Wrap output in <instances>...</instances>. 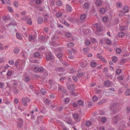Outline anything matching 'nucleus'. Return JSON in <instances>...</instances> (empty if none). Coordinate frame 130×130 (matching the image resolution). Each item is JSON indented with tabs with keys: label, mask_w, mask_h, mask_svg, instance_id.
<instances>
[{
	"label": "nucleus",
	"mask_w": 130,
	"mask_h": 130,
	"mask_svg": "<svg viewBox=\"0 0 130 130\" xmlns=\"http://www.w3.org/2000/svg\"><path fill=\"white\" fill-rule=\"evenodd\" d=\"M84 5L85 9H87L89 7V4L88 2H86L84 4Z\"/></svg>",
	"instance_id": "nucleus-21"
},
{
	"label": "nucleus",
	"mask_w": 130,
	"mask_h": 130,
	"mask_svg": "<svg viewBox=\"0 0 130 130\" xmlns=\"http://www.w3.org/2000/svg\"><path fill=\"white\" fill-rule=\"evenodd\" d=\"M37 21L38 23L39 24H42L43 22V19L41 17H39L37 19Z\"/></svg>",
	"instance_id": "nucleus-12"
},
{
	"label": "nucleus",
	"mask_w": 130,
	"mask_h": 130,
	"mask_svg": "<svg viewBox=\"0 0 130 130\" xmlns=\"http://www.w3.org/2000/svg\"><path fill=\"white\" fill-rule=\"evenodd\" d=\"M21 101L23 105L24 106H26L27 105V104L26 101V99L25 98H23L21 100Z\"/></svg>",
	"instance_id": "nucleus-15"
},
{
	"label": "nucleus",
	"mask_w": 130,
	"mask_h": 130,
	"mask_svg": "<svg viewBox=\"0 0 130 130\" xmlns=\"http://www.w3.org/2000/svg\"><path fill=\"white\" fill-rule=\"evenodd\" d=\"M94 27L96 28V30L98 31L101 32L102 31V25L100 24L96 23L94 25Z\"/></svg>",
	"instance_id": "nucleus-4"
},
{
	"label": "nucleus",
	"mask_w": 130,
	"mask_h": 130,
	"mask_svg": "<svg viewBox=\"0 0 130 130\" xmlns=\"http://www.w3.org/2000/svg\"><path fill=\"white\" fill-rule=\"evenodd\" d=\"M74 44L73 43L70 42L67 44V46L69 47H71L74 46Z\"/></svg>",
	"instance_id": "nucleus-32"
},
{
	"label": "nucleus",
	"mask_w": 130,
	"mask_h": 130,
	"mask_svg": "<svg viewBox=\"0 0 130 130\" xmlns=\"http://www.w3.org/2000/svg\"><path fill=\"white\" fill-rule=\"evenodd\" d=\"M96 5L97 6H100L102 4L100 0H97L95 2Z\"/></svg>",
	"instance_id": "nucleus-25"
},
{
	"label": "nucleus",
	"mask_w": 130,
	"mask_h": 130,
	"mask_svg": "<svg viewBox=\"0 0 130 130\" xmlns=\"http://www.w3.org/2000/svg\"><path fill=\"white\" fill-rule=\"evenodd\" d=\"M86 126L89 127L91 125V122L90 121H88L86 122Z\"/></svg>",
	"instance_id": "nucleus-48"
},
{
	"label": "nucleus",
	"mask_w": 130,
	"mask_h": 130,
	"mask_svg": "<svg viewBox=\"0 0 130 130\" xmlns=\"http://www.w3.org/2000/svg\"><path fill=\"white\" fill-rule=\"evenodd\" d=\"M66 77H64L61 78L59 79V80L61 81H62L63 80H65L66 79Z\"/></svg>",
	"instance_id": "nucleus-63"
},
{
	"label": "nucleus",
	"mask_w": 130,
	"mask_h": 130,
	"mask_svg": "<svg viewBox=\"0 0 130 130\" xmlns=\"http://www.w3.org/2000/svg\"><path fill=\"white\" fill-rule=\"evenodd\" d=\"M120 116L119 114L117 115L112 118V121L114 123L116 124L121 119Z\"/></svg>",
	"instance_id": "nucleus-2"
},
{
	"label": "nucleus",
	"mask_w": 130,
	"mask_h": 130,
	"mask_svg": "<svg viewBox=\"0 0 130 130\" xmlns=\"http://www.w3.org/2000/svg\"><path fill=\"white\" fill-rule=\"evenodd\" d=\"M106 118L105 117H102L101 119V120L102 122H104L106 121Z\"/></svg>",
	"instance_id": "nucleus-47"
},
{
	"label": "nucleus",
	"mask_w": 130,
	"mask_h": 130,
	"mask_svg": "<svg viewBox=\"0 0 130 130\" xmlns=\"http://www.w3.org/2000/svg\"><path fill=\"white\" fill-rule=\"evenodd\" d=\"M17 123L18 127L19 128L22 127L23 126V119L22 118H19L18 119Z\"/></svg>",
	"instance_id": "nucleus-3"
},
{
	"label": "nucleus",
	"mask_w": 130,
	"mask_h": 130,
	"mask_svg": "<svg viewBox=\"0 0 130 130\" xmlns=\"http://www.w3.org/2000/svg\"><path fill=\"white\" fill-rule=\"evenodd\" d=\"M118 79L120 80H123L124 78V77L121 75H119L117 77Z\"/></svg>",
	"instance_id": "nucleus-34"
},
{
	"label": "nucleus",
	"mask_w": 130,
	"mask_h": 130,
	"mask_svg": "<svg viewBox=\"0 0 130 130\" xmlns=\"http://www.w3.org/2000/svg\"><path fill=\"white\" fill-rule=\"evenodd\" d=\"M72 106L75 108H76L77 107V104H76L75 103H74L72 104Z\"/></svg>",
	"instance_id": "nucleus-64"
},
{
	"label": "nucleus",
	"mask_w": 130,
	"mask_h": 130,
	"mask_svg": "<svg viewBox=\"0 0 130 130\" xmlns=\"http://www.w3.org/2000/svg\"><path fill=\"white\" fill-rule=\"evenodd\" d=\"M124 35V34L122 31H121L118 33V36L119 37H122Z\"/></svg>",
	"instance_id": "nucleus-29"
},
{
	"label": "nucleus",
	"mask_w": 130,
	"mask_h": 130,
	"mask_svg": "<svg viewBox=\"0 0 130 130\" xmlns=\"http://www.w3.org/2000/svg\"><path fill=\"white\" fill-rule=\"evenodd\" d=\"M3 19L4 20H9V18L8 16H4L3 17Z\"/></svg>",
	"instance_id": "nucleus-46"
},
{
	"label": "nucleus",
	"mask_w": 130,
	"mask_h": 130,
	"mask_svg": "<svg viewBox=\"0 0 130 130\" xmlns=\"http://www.w3.org/2000/svg\"><path fill=\"white\" fill-rule=\"evenodd\" d=\"M111 113L110 114L111 115H112V114L113 115L117 112V111L115 109H111Z\"/></svg>",
	"instance_id": "nucleus-18"
},
{
	"label": "nucleus",
	"mask_w": 130,
	"mask_h": 130,
	"mask_svg": "<svg viewBox=\"0 0 130 130\" xmlns=\"http://www.w3.org/2000/svg\"><path fill=\"white\" fill-rule=\"evenodd\" d=\"M85 44L86 45L89 46L90 44V42L89 40H87L85 41Z\"/></svg>",
	"instance_id": "nucleus-44"
},
{
	"label": "nucleus",
	"mask_w": 130,
	"mask_h": 130,
	"mask_svg": "<svg viewBox=\"0 0 130 130\" xmlns=\"http://www.w3.org/2000/svg\"><path fill=\"white\" fill-rule=\"evenodd\" d=\"M73 118L77 122L78 121V120H79V119H80V118L78 117L77 114L76 113H74L73 115Z\"/></svg>",
	"instance_id": "nucleus-8"
},
{
	"label": "nucleus",
	"mask_w": 130,
	"mask_h": 130,
	"mask_svg": "<svg viewBox=\"0 0 130 130\" xmlns=\"http://www.w3.org/2000/svg\"><path fill=\"white\" fill-rule=\"evenodd\" d=\"M126 94L127 95H129L130 94V89H127L125 92Z\"/></svg>",
	"instance_id": "nucleus-35"
},
{
	"label": "nucleus",
	"mask_w": 130,
	"mask_h": 130,
	"mask_svg": "<svg viewBox=\"0 0 130 130\" xmlns=\"http://www.w3.org/2000/svg\"><path fill=\"white\" fill-rule=\"evenodd\" d=\"M66 10L68 11H71L72 10V7L69 5H67L66 6Z\"/></svg>",
	"instance_id": "nucleus-13"
},
{
	"label": "nucleus",
	"mask_w": 130,
	"mask_h": 130,
	"mask_svg": "<svg viewBox=\"0 0 130 130\" xmlns=\"http://www.w3.org/2000/svg\"><path fill=\"white\" fill-rule=\"evenodd\" d=\"M38 50L41 53H43L45 51V47L44 46L40 47L38 48Z\"/></svg>",
	"instance_id": "nucleus-9"
},
{
	"label": "nucleus",
	"mask_w": 130,
	"mask_h": 130,
	"mask_svg": "<svg viewBox=\"0 0 130 130\" xmlns=\"http://www.w3.org/2000/svg\"><path fill=\"white\" fill-rule=\"evenodd\" d=\"M87 65V64L86 61L80 63V66L82 68H86Z\"/></svg>",
	"instance_id": "nucleus-11"
},
{
	"label": "nucleus",
	"mask_w": 130,
	"mask_h": 130,
	"mask_svg": "<svg viewBox=\"0 0 130 130\" xmlns=\"http://www.w3.org/2000/svg\"><path fill=\"white\" fill-rule=\"evenodd\" d=\"M70 101V100L68 98H66L64 100V102L66 104H68Z\"/></svg>",
	"instance_id": "nucleus-31"
},
{
	"label": "nucleus",
	"mask_w": 130,
	"mask_h": 130,
	"mask_svg": "<svg viewBox=\"0 0 130 130\" xmlns=\"http://www.w3.org/2000/svg\"><path fill=\"white\" fill-rule=\"evenodd\" d=\"M19 99L17 98L14 99V102L16 104H17L19 102Z\"/></svg>",
	"instance_id": "nucleus-62"
},
{
	"label": "nucleus",
	"mask_w": 130,
	"mask_h": 130,
	"mask_svg": "<svg viewBox=\"0 0 130 130\" xmlns=\"http://www.w3.org/2000/svg\"><path fill=\"white\" fill-rule=\"evenodd\" d=\"M27 23L28 24L30 25H31L32 24V22L31 19L29 18L27 20Z\"/></svg>",
	"instance_id": "nucleus-43"
},
{
	"label": "nucleus",
	"mask_w": 130,
	"mask_h": 130,
	"mask_svg": "<svg viewBox=\"0 0 130 130\" xmlns=\"http://www.w3.org/2000/svg\"><path fill=\"white\" fill-rule=\"evenodd\" d=\"M13 84L12 85V88H13V85H14L17 87L18 86V82L15 81H14L13 83Z\"/></svg>",
	"instance_id": "nucleus-57"
},
{
	"label": "nucleus",
	"mask_w": 130,
	"mask_h": 130,
	"mask_svg": "<svg viewBox=\"0 0 130 130\" xmlns=\"http://www.w3.org/2000/svg\"><path fill=\"white\" fill-rule=\"evenodd\" d=\"M12 74V72L11 71L9 70L8 71L7 74L8 76H10Z\"/></svg>",
	"instance_id": "nucleus-49"
},
{
	"label": "nucleus",
	"mask_w": 130,
	"mask_h": 130,
	"mask_svg": "<svg viewBox=\"0 0 130 130\" xmlns=\"http://www.w3.org/2000/svg\"><path fill=\"white\" fill-rule=\"evenodd\" d=\"M83 75V74L82 73H79L77 74V76L78 77H82Z\"/></svg>",
	"instance_id": "nucleus-61"
},
{
	"label": "nucleus",
	"mask_w": 130,
	"mask_h": 130,
	"mask_svg": "<svg viewBox=\"0 0 130 130\" xmlns=\"http://www.w3.org/2000/svg\"><path fill=\"white\" fill-rule=\"evenodd\" d=\"M97 65L96 62H92L91 63L90 65L91 67L93 68H95L96 66Z\"/></svg>",
	"instance_id": "nucleus-26"
},
{
	"label": "nucleus",
	"mask_w": 130,
	"mask_h": 130,
	"mask_svg": "<svg viewBox=\"0 0 130 130\" xmlns=\"http://www.w3.org/2000/svg\"><path fill=\"white\" fill-rule=\"evenodd\" d=\"M68 20L70 22H72L73 21V18L71 17H68L67 18Z\"/></svg>",
	"instance_id": "nucleus-39"
},
{
	"label": "nucleus",
	"mask_w": 130,
	"mask_h": 130,
	"mask_svg": "<svg viewBox=\"0 0 130 130\" xmlns=\"http://www.w3.org/2000/svg\"><path fill=\"white\" fill-rule=\"evenodd\" d=\"M98 99V98L95 96H93L92 98V99L95 102Z\"/></svg>",
	"instance_id": "nucleus-52"
},
{
	"label": "nucleus",
	"mask_w": 130,
	"mask_h": 130,
	"mask_svg": "<svg viewBox=\"0 0 130 130\" xmlns=\"http://www.w3.org/2000/svg\"><path fill=\"white\" fill-rule=\"evenodd\" d=\"M89 47H85L83 48V50L84 52L87 53L89 51Z\"/></svg>",
	"instance_id": "nucleus-20"
},
{
	"label": "nucleus",
	"mask_w": 130,
	"mask_h": 130,
	"mask_svg": "<svg viewBox=\"0 0 130 130\" xmlns=\"http://www.w3.org/2000/svg\"><path fill=\"white\" fill-rule=\"evenodd\" d=\"M13 91L14 93L15 94H18L19 93V91L17 89V87L14 85H13Z\"/></svg>",
	"instance_id": "nucleus-7"
},
{
	"label": "nucleus",
	"mask_w": 130,
	"mask_h": 130,
	"mask_svg": "<svg viewBox=\"0 0 130 130\" xmlns=\"http://www.w3.org/2000/svg\"><path fill=\"white\" fill-rule=\"evenodd\" d=\"M80 18L81 20H85L86 18V16L84 14H82L81 15Z\"/></svg>",
	"instance_id": "nucleus-19"
},
{
	"label": "nucleus",
	"mask_w": 130,
	"mask_h": 130,
	"mask_svg": "<svg viewBox=\"0 0 130 130\" xmlns=\"http://www.w3.org/2000/svg\"><path fill=\"white\" fill-rule=\"evenodd\" d=\"M68 89L70 90H71L74 88V85H70L68 86Z\"/></svg>",
	"instance_id": "nucleus-40"
},
{
	"label": "nucleus",
	"mask_w": 130,
	"mask_h": 130,
	"mask_svg": "<svg viewBox=\"0 0 130 130\" xmlns=\"http://www.w3.org/2000/svg\"><path fill=\"white\" fill-rule=\"evenodd\" d=\"M78 103L80 105H83V102L82 100H80L78 101Z\"/></svg>",
	"instance_id": "nucleus-42"
},
{
	"label": "nucleus",
	"mask_w": 130,
	"mask_h": 130,
	"mask_svg": "<svg viewBox=\"0 0 130 130\" xmlns=\"http://www.w3.org/2000/svg\"><path fill=\"white\" fill-rule=\"evenodd\" d=\"M91 42L92 43H94L96 42V39L93 38H91Z\"/></svg>",
	"instance_id": "nucleus-59"
},
{
	"label": "nucleus",
	"mask_w": 130,
	"mask_h": 130,
	"mask_svg": "<svg viewBox=\"0 0 130 130\" xmlns=\"http://www.w3.org/2000/svg\"><path fill=\"white\" fill-rule=\"evenodd\" d=\"M14 52L15 54H18L19 52V50L18 48L15 47L14 50Z\"/></svg>",
	"instance_id": "nucleus-30"
},
{
	"label": "nucleus",
	"mask_w": 130,
	"mask_h": 130,
	"mask_svg": "<svg viewBox=\"0 0 130 130\" xmlns=\"http://www.w3.org/2000/svg\"><path fill=\"white\" fill-rule=\"evenodd\" d=\"M55 70L59 72H63L65 71V68L62 67H59L56 68Z\"/></svg>",
	"instance_id": "nucleus-6"
},
{
	"label": "nucleus",
	"mask_w": 130,
	"mask_h": 130,
	"mask_svg": "<svg viewBox=\"0 0 130 130\" xmlns=\"http://www.w3.org/2000/svg\"><path fill=\"white\" fill-rule=\"evenodd\" d=\"M43 70V68L42 67H35L34 70V72H42Z\"/></svg>",
	"instance_id": "nucleus-5"
},
{
	"label": "nucleus",
	"mask_w": 130,
	"mask_h": 130,
	"mask_svg": "<svg viewBox=\"0 0 130 130\" xmlns=\"http://www.w3.org/2000/svg\"><path fill=\"white\" fill-rule=\"evenodd\" d=\"M121 70L120 69H117L116 71V73L117 75L120 74L121 73Z\"/></svg>",
	"instance_id": "nucleus-53"
},
{
	"label": "nucleus",
	"mask_w": 130,
	"mask_h": 130,
	"mask_svg": "<svg viewBox=\"0 0 130 130\" xmlns=\"http://www.w3.org/2000/svg\"><path fill=\"white\" fill-rule=\"evenodd\" d=\"M124 11H121L124 13H125L128 12V7L127 6H125L124 7Z\"/></svg>",
	"instance_id": "nucleus-16"
},
{
	"label": "nucleus",
	"mask_w": 130,
	"mask_h": 130,
	"mask_svg": "<svg viewBox=\"0 0 130 130\" xmlns=\"http://www.w3.org/2000/svg\"><path fill=\"white\" fill-rule=\"evenodd\" d=\"M34 39V37H33L32 35H29L28 40L29 41H32Z\"/></svg>",
	"instance_id": "nucleus-36"
},
{
	"label": "nucleus",
	"mask_w": 130,
	"mask_h": 130,
	"mask_svg": "<svg viewBox=\"0 0 130 130\" xmlns=\"http://www.w3.org/2000/svg\"><path fill=\"white\" fill-rule=\"evenodd\" d=\"M63 22H62V23L64 24V25L68 26H69V24L65 20H63Z\"/></svg>",
	"instance_id": "nucleus-51"
},
{
	"label": "nucleus",
	"mask_w": 130,
	"mask_h": 130,
	"mask_svg": "<svg viewBox=\"0 0 130 130\" xmlns=\"http://www.w3.org/2000/svg\"><path fill=\"white\" fill-rule=\"evenodd\" d=\"M43 116H39L38 117L36 122L38 124L39 123V121H41L43 118Z\"/></svg>",
	"instance_id": "nucleus-24"
},
{
	"label": "nucleus",
	"mask_w": 130,
	"mask_h": 130,
	"mask_svg": "<svg viewBox=\"0 0 130 130\" xmlns=\"http://www.w3.org/2000/svg\"><path fill=\"white\" fill-rule=\"evenodd\" d=\"M16 37L17 38L20 40L22 38L21 35L19 33H17Z\"/></svg>",
	"instance_id": "nucleus-33"
},
{
	"label": "nucleus",
	"mask_w": 130,
	"mask_h": 130,
	"mask_svg": "<svg viewBox=\"0 0 130 130\" xmlns=\"http://www.w3.org/2000/svg\"><path fill=\"white\" fill-rule=\"evenodd\" d=\"M98 57L99 59H101L104 62H105L106 61L105 58L103 57H102L101 56H99Z\"/></svg>",
	"instance_id": "nucleus-55"
},
{
	"label": "nucleus",
	"mask_w": 130,
	"mask_h": 130,
	"mask_svg": "<svg viewBox=\"0 0 130 130\" xmlns=\"http://www.w3.org/2000/svg\"><path fill=\"white\" fill-rule=\"evenodd\" d=\"M126 126L125 124H122L120 127V130H125V129Z\"/></svg>",
	"instance_id": "nucleus-28"
},
{
	"label": "nucleus",
	"mask_w": 130,
	"mask_h": 130,
	"mask_svg": "<svg viewBox=\"0 0 130 130\" xmlns=\"http://www.w3.org/2000/svg\"><path fill=\"white\" fill-rule=\"evenodd\" d=\"M48 28L47 27H45L43 29L44 31L46 33H47L48 32Z\"/></svg>",
	"instance_id": "nucleus-60"
},
{
	"label": "nucleus",
	"mask_w": 130,
	"mask_h": 130,
	"mask_svg": "<svg viewBox=\"0 0 130 130\" xmlns=\"http://www.w3.org/2000/svg\"><path fill=\"white\" fill-rule=\"evenodd\" d=\"M7 9L8 11L10 12H13V11L12 8L9 6H8L7 7Z\"/></svg>",
	"instance_id": "nucleus-54"
},
{
	"label": "nucleus",
	"mask_w": 130,
	"mask_h": 130,
	"mask_svg": "<svg viewBox=\"0 0 130 130\" xmlns=\"http://www.w3.org/2000/svg\"><path fill=\"white\" fill-rule=\"evenodd\" d=\"M47 60L52 61H54V57L51 52H48L46 56Z\"/></svg>",
	"instance_id": "nucleus-1"
},
{
	"label": "nucleus",
	"mask_w": 130,
	"mask_h": 130,
	"mask_svg": "<svg viewBox=\"0 0 130 130\" xmlns=\"http://www.w3.org/2000/svg\"><path fill=\"white\" fill-rule=\"evenodd\" d=\"M112 60L114 62H116L117 60V58L116 57H113L112 58Z\"/></svg>",
	"instance_id": "nucleus-50"
},
{
	"label": "nucleus",
	"mask_w": 130,
	"mask_h": 130,
	"mask_svg": "<svg viewBox=\"0 0 130 130\" xmlns=\"http://www.w3.org/2000/svg\"><path fill=\"white\" fill-rule=\"evenodd\" d=\"M40 56V53L39 52L35 53L34 54V57L36 58Z\"/></svg>",
	"instance_id": "nucleus-27"
},
{
	"label": "nucleus",
	"mask_w": 130,
	"mask_h": 130,
	"mask_svg": "<svg viewBox=\"0 0 130 130\" xmlns=\"http://www.w3.org/2000/svg\"><path fill=\"white\" fill-rule=\"evenodd\" d=\"M30 79V78L29 77L27 76H25L24 78V81L26 82H28Z\"/></svg>",
	"instance_id": "nucleus-23"
},
{
	"label": "nucleus",
	"mask_w": 130,
	"mask_h": 130,
	"mask_svg": "<svg viewBox=\"0 0 130 130\" xmlns=\"http://www.w3.org/2000/svg\"><path fill=\"white\" fill-rule=\"evenodd\" d=\"M107 102L106 100L105 99H102L99 101L98 103V104L99 105H103L104 103H105Z\"/></svg>",
	"instance_id": "nucleus-17"
},
{
	"label": "nucleus",
	"mask_w": 130,
	"mask_h": 130,
	"mask_svg": "<svg viewBox=\"0 0 130 130\" xmlns=\"http://www.w3.org/2000/svg\"><path fill=\"white\" fill-rule=\"evenodd\" d=\"M44 21V22H46L47 21L49 18V14H45L43 15Z\"/></svg>",
	"instance_id": "nucleus-10"
},
{
	"label": "nucleus",
	"mask_w": 130,
	"mask_h": 130,
	"mask_svg": "<svg viewBox=\"0 0 130 130\" xmlns=\"http://www.w3.org/2000/svg\"><path fill=\"white\" fill-rule=\"evenodd\" d=\"M41 92L42 95H44L46 93V91L45 89L42 88L41 90Z\"/></svg>",
	"instance_id": "nucleus-45"
},
{
	"label": "nucleus",
	"mask_w": 130,
	"mask_h": 130,
	"mask_svg": "<svg viewBox=\"0 0 130 130\" xmlns=\"http://www.w3.org/2000/svg\"><path fill=\"white\" fill-rule=\"evenodd\" d=\"M62 14L60 12H58L57 13L56 15V17L57 18H59L62 15Z\"/></svg>",
	"instance_id": "nucleus-38"
},
{
	"label": "nucleus",
	"mask_w": 130,
	"mask_h": 130,
	"mask_svg": "<svg viewBox=\"0 0 130 130\" xmlns=\"http://www.w3.org/2000/svg\"><path fill=\"white\" fill-rule=\"evenodd\" d=\"M72 78L73 80L75 82H77L78 80V79L76 76H72Z\"/></svg>",
	"instance_id": "nucleus-58"
},
{
	"label": "nucleus",
	"mask_w": 130,
	"mask_h": 130,
	"mask_svg": "<svg viewBox=\"0 0 130 130\" xmlns=\"http://www.w3.org/2000/svg\"><path fill=\"white\" fill-rule=\"evenodd\" d=\"M56 4L57 6H60L62 4V2L60 1H57L56 2Z\"/></svg>",
	"instance_id": "nucleus-37"
},
{
	"label": "nucleus",
	"mask_w": 130,
	"mask_h": 130,
	"mask_svg": "<svg viewBox=\"0 0 130 130\" xmlns=\"http://www.w3.org/2000/svg\"><path fill=\"white\" fill-rule=\"evenodd\" d=\"M63 88V87L61 85H58V90H59L62 91Z\"/></svg>",
	"instance_id": "nucleus-56"
},
{
	"label": "nucleus",
	"mask_w": 130,
	"mask_h": 130,
	"mask_svg": "<svg viewBox=\"0 0 130 130\" xmlns=\"http://www.w3.org/2000/svg\"><path fill=\"white\" fill-rule=\"evenodd\" d=\"M121 50L119 48H117L116 50V53L118 54H120L121 52Z\"/></svg>",
	"instance_id": "nucleus-41"
},
{
	"label": "nucleus",
	"mask_w": 130,
	"mask_h": 130,
	"mask_svg": "<svg viewBox=\"0 0 130 130\" xmlns=\"http://www.w3.org/2000/svg\"><path fill=\"white\" fill-rule=\"evenodd\" d=\"M63 54L61 53H59L57 54V56L59 59L63 57Z\"/></svg>",
	"instance_id": "nucleus-22"
},
{
	"label": "nucleus",
	"mask_w": 130,
	"mask_h": 130,
	"mask_svg": "<svg viewBox=\"0 0 130 130\" xmlns=\"http://www.w3.org/2000/svg\"><path fill=\"white\" fill-rule=\"evenodd\" d=\"M110 85V82L109 80H107L105 82L104 85L107 87L109 86Z\"/></svg>",
	"instance_id": "nucleus-14"
}]
</instances>
